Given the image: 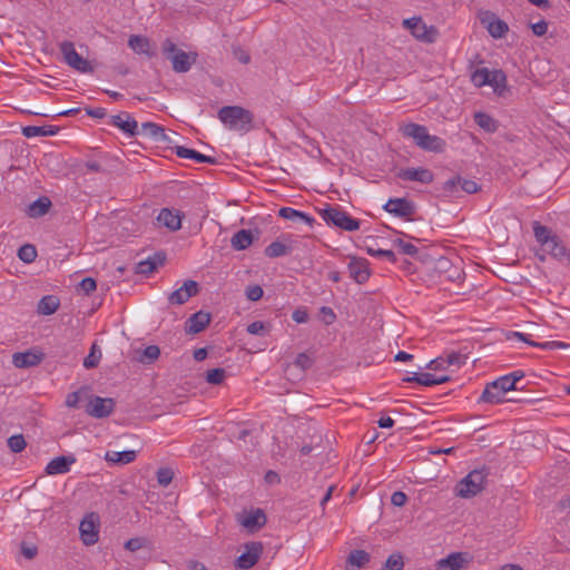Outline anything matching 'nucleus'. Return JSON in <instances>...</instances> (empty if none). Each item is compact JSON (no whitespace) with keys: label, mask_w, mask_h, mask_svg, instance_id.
I'll list each match as a JSON object with an SVG mask.
<instances>
[{"label":"nucleus","mask_w":570,"mask_h":570,"mask_svg":"<svg viewBox=\"0 0 570 570\" xmlns=\"http://www.w3.org/2000/svg\"><path fill=\"white\" fill-rule=\"evenodd\" d=\"M210 322V315L204 312L193 314L187 321V332L197 334L206 328Z\"/></svg>","instance_id":"nucleus-28"},{"label":"nucleus","mask_w":570,"mask_h":570,"mask_svg":"<svg viewBox=\"0 0 570 570\" xmlns=\"http://www.w3.org/2000/svg\"><path fill=\"white\" fill-rule=\"evenodd\" d=\"M128 47L138 55H145L148 58H153L156 52L153 49L151 42L147 37L132 35L129 37Z\"/></svg>","instance_id":"nucleus-21"},{"label":"nucleus","mask_w":570,"mask_h":570,"mask_svg":"<svg viewBox=\"0 0 570 570\" xmlns=\"http://www.w3.org/2000/svg\"><path fill=\"white\" fill-rule=\"evenodd\" d=\"M426 367L432 371H441V370H446L449 366L446 365L445 357L443 355H441V356L430 361L429 364L426 365Z\"/></svg>","instance_id":"nucleus-57"},{"label":"nucleus","mask_w":570,"mask_h":570,"mask_svg":"<svg viewBox=\"0 0 570 570\" xmlns=\"http://www.w3.org/2000/svg\"><path fill=\"white\" fill-rule=\"evenodd\" d=\"M59 304V299L56 296H43L38 303V313L41 315H51L58 309Z\"/></svg>","instance_id":"nucleus-37"},{"label":"nucleus","mask_w":570,"mask_h":570,"mask_svg":"<svg viewBox=\"0 0 570 570\" xmlns=\"http://www.w3.org/2000/svg\"><path fill=\"white\" fill-rule=\"evenodd\" d=\"M347 268L350 276L358 284H364L370 278L368 262L364 258H353Z\"/></svg>","instance_id":"nucleus-16"},{"label":"nucleus","mask_w":570,"mask_h":570,"mask_svg":"<svg viewBox=\"0 0 570 570\" xmlns=\"http://www.w3.org/2000/svg\"><path fill=\"white\" fill-rule=\"evenodd\" d=\"M79 531L85 544L90 546L98 541V530L95 523V514L86 515L79 524Z\"/></svg>","instance_id":"nucleus-17"},{"label":"nucleus","mask_w":570,"mask_h":570,"mask_svg":"<svg viewBox=\"0 0 570 570\" xmlns=\"http://www.w3.org/2000/svg\"><path fill=\"white\" fill-rule=\"evenodd\" d=\"M264 291L259 285H250L246 288L245 295L247 299L256 302L263 297Z\"/></svg>","instance_id":"nucleus-54"},{"label":"nucleus","mask_w":570,"mask_h":570,"mask_svg":"<svg viewBox=\"0 0 570 570\" xmlns=\"http://www.w3.org/2000/svg\"><path fill=\"white\" fill-rule=\"evenodd\" d=\"M321 217L327 225L335 226L346 232H354L360 228L361 222L343 210L338 205L327 206L318 210Z\"/></svg>","instance_id":"nucleus-4"},{"label":"nucleus","mask_w":570,"mask_h":570,"mask_svg":"<svg viewBox=\"0 0 570 570\" xmlns=\"http://www.w3.org/2000/svg\"><path fill=\"white\" fill-rule=\"evenodd\" d=\"M199 292V285L197 282L188 279L184 284L171 292L168 295V302L170 305H181L186 303L190 297L197 295Z\"/></svg>","instance_id":"nucleus-12"},{"label":"nucleus","mask_w":570,"mask_h":570,"mask_svg":"<svg viewBox=\"0 0 570 570\" xmlns=\"http://www.w3.org/2000/svg\"><path fill=\"white\" fill-rule=\"evenodd\" d=\"M109 124L119 128L124 134L128 135L129 137H135L139 135L138 122L130 116V114L126 111L110 116Z\"/></svg>","instance_id":"nucleus-13"},{"label":"nucleus","mask_w":570,"mask_h":570,"mask_svg":"<svg viewBox=\"0 0 570 570\" xmlns=\"http://www.w3.org/2000/svg\"><path fill=\"white\" fill-rule=\"evenodd\" d=\"M494 381L498 383L499 389H502L504 393H507L509 391L518 390L517 386L511 384L510 377L508 375H503Z\"/></svg>","instance_id":"nucleus-58"},{"label":"nucleus","mask_w":570,"mask_h":570,"mask_svg":"<svg viewBox=\"0 0 570 570\" xmlns=\"http://www.w3.org/2000/svg\"><path fill=\"white\" fill-rule=\"evenodd\" d=\"M21 553L23 554L24 558L31 560L37 556L38 549L36 546H28L27 543L23 542L21 544Z\"/></svg>","instance_id":"nucleus-64"},{"label":"nucleus","mask_w":570,"mask_h":570,"mask_svg":"<svg viewBox=\"0 0 570 570\" xmlns=\"http://www.w3.org/2000/svg\"><path fill=\"white\" fill-rule=\"evenodd\" d=\"M443 191L448 196L459 197L461 193V176H454L443 184Z\"/></svg>","instance_id":"nucleus-41"},{"label":"nucleus","mask_w":570,"mask_h":570,"mask_svg":"<svg viewBox=\"0 0 570 570\" xmlns=\"http://www.w3.org/2000/svg\"><path fill=\"white\" fill-rule=\"evenodd\" d=\"M450 381V376L448 375H435L432 373H413L412 376H406L403 379V382H415L417 384L424 385V386H433L443 384Z\"/></svg>","instance_id":"nucleus-20"},{"label":"nucleus","mask_w":570,"mask_h":570,"mask_svg":"<svg viewBox=\"0 0 570 570\" xmlns=\"http://www.w3.org/2000/svg\"><path fill=\"white\" fill-rule=\"evenodd\" d=\"M238 521L248 532L253 533L266 524L267 518L262 509H252L243 511Z\"/></svg>","instance_id":"nucleus-11"},{"label":"nucleus","mask_w":570,"mask_h":570,"mask_svg":"<svg viewBox=\"0 0 570 570\" xmlns=\"http://www.w3.org/2000/svg\"><path fill=\"white\" fill-rule=\"evenodd\" d=\"M160 350L156 345H149L145 347L141 357L139 358L142 363H151L158 358Z\"/></svg>","instance_id":"nucleus-48"},{"label":"nucleus","mask_w":570,"mask_h":570,"mask_svg":"<svg viewBox=\"0 0 570 570\" xmlns=\"http://www.w3.org/2000/svg\"><path fill=\"white\" fill-rule=\"evenodd\" d=\"M292 318L298 324L306 323L308 321V313L305 308H296L292 314Z\"/></svg>","instance_id":"nucleus-61"},{"label":"nucleus","mask_w":570,"mask_h":570,"mask_svg":"<svg viewBox=\"0 0 570 570\" xmlns=\"http://www.w3.org/2000/svg\"><path fill=\"white\" fill-rule=\"evenodd\" d=\"M139 134L144 137L151 138L157 142H165L168 140L165 129L161 126L150 121L144 122L141 125Z\"/></svg>","instance_id":"nucleus-26"},{"label":"nucleus","mask_w":570,"mask_h":570,"mask_svg":"<svg viewBox=\"0 0 570 570\" xmlns=\"http://www.w3.org/2000/svg\"><path fill=\"white\" fill-rule=\"evenodd\" d=\"M253 243L252 232L248 229H240L234 234L230 239V245L236 250H244Z\"/></svg>","instance_id":"nucleus-34"},{"label":"nucleus","mask_w":570,"mask_h":570,"mask_svg":"<svg viewBox=\"0 0 570 570\" xmlns=\"http://www.w3.org/2000/svg\"><path fill=\"white\" fill-rule=\"evenodd\" d=\"M175 154L180 158L193 159L197 163H207L212 165L217 163L215 157L204 155L195 149H190L184 146H176Z\"/></svg>","instance_id":"nucleus-27"},{"label":"nucleus","mask_w":570,"mask_h":570,"mask_svg":"<svg viewBox=\"0 0 570 570\" xmlns=\"http://www.w3.org/2000/svg\"><path fill=\"white\" fill-rule=\"evenodd\" d=\"M291 250V246H287L282 242L275 240L264 249V254L269 258H276L289 254Z\"/></svg>","instance_id":"nucleus-38"},{"label":"nucleus","mask_w":570,"mask_h":570,"mask_svg":"<svg viewBox=\"0 0 570 570\" xmlns=\"http://www.w3.org/2000/svg\"><path fill=\"white\" fill-rule=\"evenodd\" d=\"M446 361L448 366H456L460 367L463 364H465L468 356L465 354H462L460 352H450L443 355Z\"/></svg>","instance_id":"nucleus-44"},{"label":"nucleus","mask_w":570,"mask_h":570,"mask_svg":"<svg viewBox=\"0 0 570 570\" xmlns=\"http://www.w3.org/2000/svg\"><path fill=\"white\" fill-rule=\"evenodd\" d=\"M18 257L23 263L30 264L35 262L37 257V249L31 244H24L18 249Z\"/></svg>","instance_id":"nucleus-42"},{"label":"nucleus","mask_w":570,"mask_h":570,"mask_svg":"<svg viewBox=\"0 0 570 570\" xmlns=\"http://www.w3.org/2000/svg\"><path fill=\"white\" fill-rule=\"evenodd\" d=\"M468 562L466 553L452 552L448 557L436 561V570H461Z\"/></svg>","instance_id":"nucleus-18"},{"label":"nucleus","mask_w":570,"mask_h":570,"mask_svg":"<svg viewBox=\"0 0 570 570\" xmlns=\"http://www.w3.org/2000/svg\"><path fill=\"white\" fill-rule=\"evenodd\" d=\"M244 552L236 559L237 569L247 570L254 567L259 560L264 547L259 541H252L244 544Z\"/></svg>","instance_id":"nucleus-7"},{"label":"nucleus","mask_w":570,"mask_h":570,"mask_svg":"<svg viewBox=\"0 0 570 570\" xmlns=\"http://www.w3.org/2000/svg\"><path fill=\"white\" fill-rule=\"evenodd\" d=\"M509 337H515L531 346L539 347L542 350H557V348H567L570 347L569 344L559 342V341H547V342H534L529 338L528 334L521 333V332H512Z\"/></svg>","instance_id":"nucleus-25"},{"label":"nucleus","mask_w":570,"mask_h":570,"mask_svg":"<svg viewBox=\"0 0 570 570\" xmlns=\"http://www.w3.org/2000/svg\"><path fill=\"white\" fill-rule=\"evenodd\" d=\"M404 567L403 557L401 553L391 554L382 570H402Z\"/></svg>","instance_id":"nucleus-45"},{"label":"nucleus","mask_w":570,"mask_h":570,"mask_svg":"<svg viewBox=\"0 0 570 570\" xmlns=\"http://www.w3.org/2000/svg\"><path fill=\"white\" fill-rule=\"evenodd\" d=\"M481 22L489 31V33L495 39L504 37L509 31L508 24L490 11L484 12L483 17L481 18Z\"/></svg>","instance_id":"nucleus-15"},{"label":"nucleus","mask_w":570,"mask_h":570,"mask_svg":"<svg viewBox=\"0 0 570 570\" xmlns=\"http://www.w3.org/2000/svg\"><path fill=\"white\" fill-rule=\"evenodd\" d=\"M225 379V370L224 368H213L207 371L206 373V381L209 384H220Z\"/></svg>","instance_id":"nucleus-49"},{"label":"nucleus","mask_w":570,"mask_h":570,"mask_svg":"<svg viewBox=\"0 0 570 570\" xmlns=\"http://www.w3.org/2000/svg\"><path fill=\"white\" fill-rule=\"evenodd\" d=\"M531 29L535 36L542 37L548 31V23L544 20H541L539 22L532 23Z\"/></svg>","instance_id":"nucleus-62"},{"label":"nucleus","mask_w":570,"mask_h":570,"mask_svg":"<svg viewBox=\"0 0 570 570\" xmlns=\"http://www.w3.org/2000/svg\"><path fill=\"white\" fill-rule=\"evenodd\" d=\"M491 70L483 67L478 68L471 73V81L472 83L481 88L483 86H488V82L490 81Z\"/></svg>","instance_id":"nucleus-40"},{"label":"nucleus","mask_w":570,"mask_h":570,"mask_svg":"<svg viewBox=\"0 0 570 570\" xmlns=\"http://www.w3.org/2000/svg\"><path fill=\"white\" fill-rule=\"evenodd\" d=\"M403 26L411 31V33L421 41L433 42L436 31L432 27H428L422 18H410L403 21Z\"/></svg>","instance_id":"nucleus-8"},{"label":"nucleus","mask_w":570,"mask_h":570,"mask_svg":"<svg viewBox=\"0 0 570 570\" xmlns=\"http://www.w3.org/2000/svg\"><path fill=\"white\" fill-rule=\"evenodd\" d=\"M76 462L72 455H61L53 458L46 466V473L49 475L63 474L70 471L71 464Z\"/></svg>","instance_id":"nucleus-19"},{"label":"nucleus","mask_w":570,"mask_h":570,"mask_svg":"<svg viewBox=\"0 0 570 570\" xmlns=\"http://www.w3.org/2000/svg\"><path fill=\"white\" fill-rule=\"evenodd\" d=\"M397 177L406 181H417L421 184H430L433 181V173L423 167H407L399 171Z\"/></svg>","instance_id":"nucleus-14"},{"label":"nucleus","mask_w":570,"mask_h":570,"mask_svg":"<svg viewBox=\"0 0 570 570\" xmlns=\"http://www.w3.org/2000/svg\"><path fill=\"white\" fill-rule=\"evenodd\" d=\"M115 401L111 397L92 396L86 407L88 415L102 419L109 416L115 409Z\"/></svg>","instance_id":"nucleus-9"},{"label":"nucleus","mask_w":570,"mask_h":570,"mask_svg":"<svg viewBox=\"0 0 570 570\" xmlns=\"http://www.w3.org/2000/svg\"><path fill=\"white\" fill-rule=\"evenodd\" d=\"M474 121L487 132H495L499 128V122L485 112H476L474 115Z\"/></svg>","instance_id":"nucleus-36"},{"label":"nucleus","mask_w":570,"mask_h":570,"mask_svg":"<svg viewBox=\"0 0 570 570\" xmlns=\"http://www.w3.org/2000/svg\"><path fill=\"white\" fill-rule=\"evenodd\" d=\"M157 220L171 232H176L181 227V216L177 210L169 208H163L157 216Z\"/></svg>","instance_id":"nucleus-24"},{"label":"nucleus","mask_w":570,"mask_h":570,"mask_svg":"<svg viewBox=\"0 0 570 570\" xmlns=\"http://www.w3.org/2000/svg\"><path fill=\"white\" fill-rule=\"evenodd\" d=\"M41 361L42 354L32 351L18 352L12 355V363L18 368L36 366Z\"/></svg>","instance_id":"nucleus-22"},{"label":"nucleus","mask_w":570,"mask_h":570,"mask_svg":"<svg viewBox=\"0 0 570 570\" xmlns=\"http://www.w3.org/2000/svg\"><path fill=\"white\" fill-rule=\"evenodd\" d=\"M50 207L51 200L48 197H39L28 206L27 214L31 218L41 217L49 212Z\"/></svg>","instance_id":"nucleus-31"},{"label":"nucleus","mask_w":570,"mask_h":570,"mask_svg":"<svg viewBox=\"0 0 570 570\" xmlns=\"http://www.w3.org/2000/svg\"><path fill=\"white\" fill-rule=\"evenodd\" d=\"M485 473L482 470H473L456 485V494L461 498H471L480 493L484 488Z\"/></svg>","instance_id":"nucleus-5"},{"label":"nucleus","mask_w":570,"mask_h":570,"mask_svg":"<svg viewBox=\"0 0 570 570\" xmlns=\"http://www.w3.org/2000/svg\"><path fill=\"white\" fill-rule=\"evenodd\" d=\"M59 49L62 55L65 63H67L70 68L82 73L94 71V68L91 67L90 62L76 51L73 42L68 40L62 41L59 45Z\"/></svg>","instance_id":"nucleus-6"},{"label":"nucleus","mask_w":570,"mask_h":570,"mask_svg":"<svg viewBox=\"0 0 570 570\" xmlns=\"http://www.w3.org/2000/svg\"><path fill=\"white\" fill-rule=\"evenodd\" d=\"M219 120L229 129L248 131L252 128L253 114L239 106H225L218 111Z\"/></svg>","instance_id":"nucleus-3"},{"label":"nucleus","mask_w":570,"mask_h":570,"mask_svg":"<svg viewBox=\"0 0 570 570\" xmlns=\"http://www.w3.org/2000/svg\"><path fill=\"white\" fill-rule=\"evenodd\" d=\"M96 345H92L89 355L83 360V366L86 368L97 367L99 364V360L101 357V353L96 354L95 352Z\"/></svg>","instance_id":"nucleus-53"},{"label":"nucleus","mask_w":570,"mask_h":570,"mask_svg":"<svg viewBox=\"0 0 570 570\" xmlns=\"http://www.w3.org/2000/svg\"><path fill=\"white\" fill-rule=\"evenodd\" d=\"M265 331V324L261 321H255L247 326V332L253 335H261Z\"/></svg>","instance_id":"nucleus-63"},{"label":"nucleus","mask_w":570,"mask_h":570,"mask_svg":"<svg viewBox=\"0 0 570 570\" xmlns=\"http://www.w3.org/2000/svg\"><path fill=\"white\" fill-rule=\"evenodd\" d=\"M278 215H279V217H282L284 219H287V220L303 222V223L307 224L311 227L315 223V219L312 216H309L306 213L296 210V209H294L292 207H282L278 210Z\"/></svg>","instance_id":"nucleus-29"},{"label":"nucleus","mask_w":570,"mask_h":570,"mask_svg":"<svg viewBox=\"0 0 570 570\" xmlns=\"http://www.w3.org/2000/svg\"><path fill=\"white\" fill-rule=\"evenodd\" d=\"M163 263V259H159L158 262L151 258H148L146 261H141L136 265V273L140 275H149L151 274L158 265Z\"/></svg>","instance_id":"nucleus-43"},{"label":"nucleus","mask_w":570,"mask_h":570,"mask_svg":"<svg viewBox=\"0 0 570 570\" xmlns=\"http://www.w3.org/2000/svg\"><path fill=\"white\" fill-rule=\"evenodd\" d=\"M533 234L541 247L540 252L535 254L541 262L546 261L547 254L560 262L570 261V252L560 237L549 227L541 225L539 222H534Z\"/></svg>","instance_id":"nucleus-1"},{"label":"nucleus","mask_w":570,"mask_h":570,"mask_svg":"<svg viewBox=\"0 0 570 570\" xmlns=\"http://www.w3.org/2000/svg\"><path fill=\"white\" fill-rule=\"evenodd\" d=\"M404 137L412 138L415 145L426 151L443 153L446 142L441 137L430 135L428 128L423 125L410 122L401 128Z\"/></svg>","instance_id":"nucleus-2"},{"label":"nucleus","mask_w":570,"mask_h":570,"mask_svg":"<svg viewBox=\"0 0 570 570\" xmlns=\"http://www.w3.org/2000/svg\"><path fill=\"white\" fill-rule=\"evenodd\" d=\"M488 86H491L495 92L501 95L507 87L505 73L499 69L491 70L490 81L488 82Z\"/></svg>","instance_id":"nucleus-39"},{"label":"nucleus","mask_w":570,"mask_h":570,"mask_svg":"<svg viewBox=\"0 0 570 570\" xmlns=\"http://www.w3.org/2000/svg\"><path fill=\"white\" fill-rule=\"evenodd\" d=\"M383 209L396 217L407 219L415 214V205L407 198H390Z\"/></svg>","instance_id":"nucleus-10"},{"label":"nucleus","mask_w":570,"mask_h":570,"mask_svg":"<svg viewBox=\"0 0 570 570\" xmlns=\"http://www.w3.org/2000/svg\"><path fill=\"white\" fill-rule=\"evenodd\" d=\"M173 478H174V472L169 468H160L157 471V481L163 487H167L168 484H170V482L173 481Z\"/></svg>","instance_id":"nucleus-50"},{"label":"nucleus","mask_w":570,"mask_h":570,"mask_svg":"<svg viewBox=\"0 0 570 570\" xmlns=\"http://www.w3.org/2000/svg\"><path fill=\"white\" fill-rule=\"evenodd\" d=\"M59 128L52 125L45 126H26L22 128V135L27 138L38 136H55Z\"/></svg>","instance_id":"nucleus-32"},{"label":"nucleus","mask_w":570,"mask_h":570,"mask_svg":"<svg viewBox=\"0 0 570 570\" xmlns=\"http://www.w3.org/2000/svg\"><path fill=\"white\" fill-rule=\"evenodd\" d=\"M26 445V440L21 434L12 435L8 439V446L14 453L21 452Z\"/></svg>","instance_id":"nucleus-47"},{"label":"nucleus","mask_w":570,"mask_h":570,"mask_svg":"<svg viewBox=\"0 0 570 570\" xmlns=\"http://www.w3.org/2000/svg\"><path fill=\"white\" fill-rule=\"evenodd\" d=\"M233 55L235 59L244 65H247L250 61L249 53L240 47H235L233 49Z\"/></svg>","instance_id":"nucleus-59"},{"label":"nucleus","mask_w":570,"mask_h":570,"mask_svg":"<svg viewBox=\"0 0 570 570\" xmlns=\"http://www.w3.org/2000/svg\"><path fill=\"white\" fill-rule=\"evenodd\" d=\"M137 456L136 451L127 450V451H108L105 455L106 461L115 463V464H128L135 461Z\"/></svg>","instance_id":"nucleus-35"},{"label":"nucleus","mask_w":570,"mask_h":570,"mask_svg":"<svg viewBox=\"0 0 570 570\" xmlns=\"http://www.w3.org/2000/svg\"><path fill=\"white\" fill-rule=\"evenodd\" d=\"M476 181L461 177V191L466 194H474L479 190Z\"/></svg>","instance_id":"nucleus-55"},{"label":"nucleus","mask_w":570,"mask_h":570,"mask_svg":"<svg viewBox=\"0 0 570 570\" xmlns=\"http://www.w3.org/2000/svg\"><path fill=\"white\" fill-rule=\"evenodd\" d=\"M394 244L401 249V252L409 256H415L417 254V248L407 242H404L401 238L394 240Z\"/></svg>","instance_id":"nucleus-52"},{"label":"nucleus","mask_w":570,"mask_h":570,"mask_svg":"<svg viewBox=\"0 0 570 570\" xmlns=\"http://www.w3.org/2000/svg\"><path fill=\"white\" fill-rule=\"evenodd\" d=\"M313 363H314V360L312 358V356H309L306 353H299L296 356L295 362H294V364L297 367H299L302 371H306V370L311 368Z\"/></svg>","instance_id":"nucleus-51"},{"label":"nucleus","mask_w":570,"mask_h":570,"mask_svg":"<svg viewBox=\"0 0 570 570\" xmlns=\"http://www.w3.org/2000/svg\"><path fill=\"white\" fill-rule=\"evenodd\" d=\"M170 60L173 69L179 73L187 72L191 67L189 55L184 50H177L173 56H170Z\"/></svg>","instance_id":"nucleus-33"},{"label":"nucleus","mask_w":570,"mask_h":570,"mask_svg":"<svg viewBox=\"0 0 570 570\" xmlns=\"http://www.w3.org/2000/svg\"><path fill=\"white\" fill-rule=\"evenodd\" d=\"M505 393L495 381L488 383L479 397V403L497 404L504 401Z\"/></svg>","instance_id":"nucleus-23"},{"label":"nucleus","mask_w":570,"mask_h":570,"mask_svg":"<svg viewBox=\"0 0 570 570\" xmlns=\"http://www.w3.org/2000/svg\"><path fill=\"white\" fill-rule=\"evenodd\" d=\"M97 287V283L92 277H86L79 283L80 291L83 292V294L89 295L92 293Z\"/></svg>","instance_id":"nucleus-56"},{"label":"nucleus","mask_w":570,"mask_h":570,"mask_svg":"<svg viewBox=\"0 0 570 570\" xmlns=\"http://www.w3.org/2000/svg\"><path fill=\"white\" fill-rule=\"evenodd\" d=\"M407 501V497L404 492L402 491H395L392 495H391V503L395 507H403Z\"/></svg>","instance_id":"nucleus-60"},{"label":"nucleus","mask_w":570,"mask_h":570,"mask_svg":"<svg viewBox=\"0 0 570 570\" xmlns=\"http://www.w3.org/2000/svg\"><path fill=\"white\" fill-rule=\"evenodd\" d=\"M366 252L371 256L385 258L386 261H389L391 263H395L396 262V256H395L393 250L381 249V248L375 249L373 247H367Z\"/></svg>","instance_id":"nucleus-46"},{"label":"nucleus","mask_w":570,"mask_h":570,"mask_svg":"<svg viewBox=\"0 0 570 570\" xmlns=\"http://www.w3.org/2000/svg\"><path fill=\"white\" fill-rule=\"evenodd\" d=\"M370 562V554L364 550H352L347 557V570H360Z\"/></svg>","instance_id":"nucleus-30"}]
</instances>
